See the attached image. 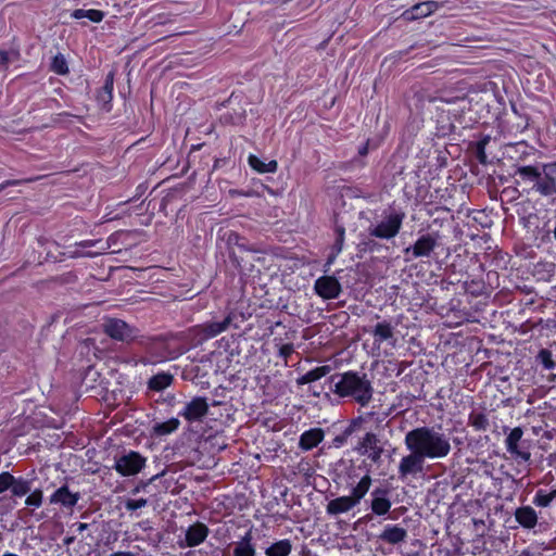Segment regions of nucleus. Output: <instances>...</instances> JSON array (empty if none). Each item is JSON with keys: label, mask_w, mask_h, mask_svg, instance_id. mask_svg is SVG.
<instances>
[{"label": "nucleus", "mask_w": 556, "mask_h": 556, "mask_svg": "<svg viewBox=\"0 0 556 556\" xmlns=\"http://www.w3.org/2000/svg\"><path fill=\"white\" fill-rule=\"evenodd\" d=\"M148 504V501L146 498H139V500H128L126 503H125V507L128 509V510H137V509H140L144 506H147Z\"/></svg>", "instance_id": "37"}, {"label": "nucleus", "mask_w": 556, "mask_h": 556, "mask_svg": "<svg viewBox=\"0 0 556 556\" xmlns=\"http://www.w3.org/2000/svg\"><path fill=\"white\" fill-rule=\"evenodd\" d=\"M232 194H237V195H242L243 193L239 192V191H236V190H232L230 191Z\"/></svg>", "instance_id": "46"}, {"label": "nucleus", "mask_w": 556, "mask_h": 556, "mask_svg": "<svg viewBox=\"0 0 556 556\" xmlns=\"http://www.w3.org/2000/svg\"><path fill=\"white\" fill-rule=\"evenodd\" d=\"M523 435V431L520 427H516L510 430L508 433L505 445L506 450L516 458H520L525 462H528L531 457L530 452L522 451L519 448V442L521 441Z\"/></svg>", "instance_id": "9"}, {"label": "nucleus", "mask_w": 556, "mask_h": 556, "mask_svg": "<svg viewBox=\"0 0 556 556\" xmlns=\"http://www.w3.org/2000/svg\"><path fill=\"white\" fill-rule=\"evenodd\" d=\"M42 491L41 490H34L25 500V504L27 506H31L35 508H38L42 504Z\"/></svg>", "instance_id": "34"}, {"label": "nucleus", "mask_w": 556, "mask_h": 556, "mask_svg": "<svg viewBox=\"0 0 556 556\" xmlns=\"http://www.w3.org/2000/svg\"><path fill=\"white\" fill-rule=\"evenodd\" d=\"M472 425L477 429H484L486 425V419L482 415H478L473 418Z\"/></svg>", "instance_id": "40"}, {"label": "nucleus", "mask_w": 556, "mask_h": 556, "mask_svg": "<svg viewBox=\"0 0 556 556\" xmlns=\"http://www.w3.org/2000/svg\"><path fill=\"white\" fill-rule=\"evenodd\" d=\"M534 187L542 195L556 194V162L542 166V177Z\"/></svg>", "instance_id": "6"}, {"label": "nucleus", "mask_w": 556, "mask_h": 556, "mask_svg": "<svg viewBox=\"0 0 556 556\" xmlns=\"http://www.w3.org/2000/svg\"><path fill=\"white\" fill-rule=\"evenodd\" d=\"M538 358L546 369H553L555 362L552 358V353L548 350H541Z\"/></svg>", "instance_id": "35"}, {"label": "nucleus", "mask_w": 556, "mask_h": 556, "mask_svg": "<svg viewBox=\"0 0 556 556\" xmlns=\"http://www.w3.org/2000/svg\"><path fill=\"white\" fill-rule=\"evenodd\" d=\"M315 291L323 299H336L341 292V285L332 276H323L315 281Z\"/></svg>", "instance_id": "7"}, {"label": "nucleus", "mask_w": 556, "mask_h": 556, "mask_svg": "<svg viewBox=\"0 0 556 556\" xmlns=\"http://www.w3.org/2000/svg\"><path fill=\"white\" fill-rule=\"evenodd\" d=\"M104 12L100 10L90 9L87 10L86 18L90 20L93 23H100L104 18Z\"/></svg>", "instance_id": "38"}, {"label": "nucleus", "mask_w": 556, "mask_h": 556, "mask_svg": "<svg viewBox=\"0 0 556 556\" xmlns=\"http://www.w3.org/2000/svg\"><path fill=\"white\" fill-rule=\"evenodd\" d=\"M13 483V476L10 472L0 473V494L9 490Z\"/></svg>", "instance_id": "36"}, {"label": "nucleus", "mask_w": 556, "mask_h": 556, "mask_svg": "<svg viewBox=\"0 0 556 556\" xmlns=\"http://www.w3.org/2000/svg\"><path fill=\"white\" fill-rule=\"evenodd\" d=\"M179 424L180 422L177 418H170L167 421L156 424L153 427V433L159 437L167 435V434L176 431L179 427Z\"/></svg>", "instance_id": "27"}, {"label": "nucleus", "mask_w": 556, "mask_h": 556, "mask_svg": "<svg viewBox=\"0 0 556 556\" xmlns=\"http://www.w3.org/2000/svg\"><path fill=\"white\" fill-rule=\"evenodd\" d=\"M516 520L525 528H533L538 522V515L530 506L518 508L515 513Z\"/></svg>", "instance_id": "21"}, {"label": "nucleus", "mask_w": 556, "mask_h": 556, "mask_svg": "<svg viewBox=\"0 0 556 556\" xmlns=\"http://www.w3.org/2000/svg\"><path fill=\"white\" fill-rule=\"evenodd\" d=\"M425 458L418 452H410L404 456L399 465V473L401 478L409 475H416L422 471Z\"/></svg>", "instance_id": "8"}, {"label": "nucleus", "mask_w": 556, "mask_h": 556, "mask_svg": "<svg viewBox=\"0 0 556 556\" xmlns=\"http://www.w3.org/2000/svg\"><path fill=\"white\" fill-rule=\"evenodd\" d=\"M371 510L378 516H383L389 513L391 508V501L388 498L386 490L377 489L372 492Z\"/></svg>", "instance_id": "17"}, {"label": "nucleus", "mask_w": 556, "mask_h": 556, "mask_svg": "<svg viewBox=\"0 0 556 556\" xmlns=\"http://www.w3.org/2000/svg\"><path fill=\"white\" fill-rule=\"evenodd\" d=\"M556 497V489L551 492L539 490L533 498V504L539 507H547Z\"/></svg>", "instance_id": "30"}, {"label": "nucleus", "mask_w": 556, "mask_h": 556, "mask_svg": "<svg viewBox=\"0 0 556 556\" xmlns=\"http://www.w3.org/2000/svg\"><path fill=\"white\" fill-rule=\"evenodd\" d=\"M9 62V54L8 52L0 50V64L4 65Z\"/></svg>", "instance_id": "44"}, {"label": "nucleus", "mask_w": 556, "mask_h": 556, "mask_svg": "<svg viewBox=\"0 0 556 556\" xmlns=\"http://www.w3.org/2000/svg\"><path fill=\"white\" fill-rule=\"evenodd\" d=\"M407 538L406 529L399 525H387L384 526L378 539L384 543L396 545L403 543Z\"/></svg>", "instance_id": "12"}, {"label": "nucleus", "mask_w": 556, "mask_h": 556, "mask_svg": "<svg viewBox=\"0 0 556 556\" xmlns=\"http://www.w3.org/2000/svg\"><path fill=\"white\" fill-rule=\"evenodd\" d=\"M328 366L316 367L296 379L298 384H306L319 380L329 372Z\"/></svg>", "instance_id": "25"}, {"label": "nucleus", "mask_w": 556, "mask_h": 556, "mask_svg": "<svg viewBox=\"0 0 556 556\" xmlns=\"http://www.w3.org/2000/svg\"><path fill=\"white\" fill-rule=\"evenodd\" d=\"M371 482L370 476L365 475L352 489L350 495L339 496L328 502L326 506L327 514L337 516L352 510L368 493Z\"/></svg>", "instance_id": "3"}, {"label": "nucleus", "mask_w": 556, "mask_h": 556, "mask_svg": "<svg viewBox=\"0 0 556 556\" xmlns=\"http://www.w3.org/2000/svg\"><path fill=\"white\" fill-rule=\"evenodd\" d=\"M252 540V532L248 531L241 540L235 544L233 556H255L256 549Z\"/></svg>", "instance_id": "20"}, {"label": "nucleus", "mask_w": 556, "mask_h": 556, "mask_svg": "<svg viewBox=\"0 0 556 556\" xmlns=\"http://www.w3.org/2000/svg\"><path fill=\"white\" fill-rule=\"evenodd\" d=\"M249 165L261 174L275 173L278 168V163L275 160H270L266 163L253 154L249 156Z\"/></svg>", "instance_id": "22"}, {"label": "nucleus", "mask_w": 556, "mask_h": 556, "mask_svg": "<svg viewBox=\"0 0 556 556\" xmlns=\"http://www.w3.org/2000/svg\"><path fill=\"white\" fill-rule=\"evenodd\" d=\"M313 394H314L315 396H319V395H320V393H319V392H317V390H314V391H313Z\"/></svg>", "instance_id": "47"}, {"label": "nucleus", "mask_w": 556, "mask_h": 556, "mask_svg": "<svg viewBox=\"0 0 556 556\" xmlns=\"http://www.w3.org/2000/svg\"><path fill=\"white\" fill-rule=\"evenodd\" d=\"M374 337L376 341L382 342L393 337V327L389 323H378L374 328Z\"/></svg>", "instance_id": "28"}, {"label": "nucleus", "mask_w": 556, "mask_h": 556, "mask_svg": "<svg viewBox=\"0 0 556 556\" xmlns=\"http://www.w3.org/2000/svg\"><path fill=\"white\" fill-rule=\"evenodd\" d=\"M146 464V459L137 452H129L115 462V470L122 476L137 475Z\"/></svg>", "instance_id": "5"}, {"label": "nucleus", "mask_w": 556, "mask_h": 556, "mask_svg": "<svg viewBox=\"0 0 556 556\" xmlns=\"http://www.w3.org/2000/svg\"><path fill=\"white\" fill-rule=\"evenodd\" d=\"M51 70L59 75H66L68 73L67 61L63 54H56L51 63Z\"/></svg>", "instance_id": "33"}, {"label": "nucleus", "mask_w": 556, "mask_h": 556, "mask_svg": "<svg viewBox=\"0 0 556 556\" xmlns=\"http://www.w3.org/2000/svg\"><path fill=\"white\" fill-rule=\"evenodd\" d=\"M331 391L340 397H350L362 406L372 399V386L366 375L346 371L331 377Z\"/></svg>", "instance_id": "2"}, {"label": "nucleus", "mask_w": 556, "mask_h": 556, "mask_svg": "<svg viewBox=\"0 0 556 556\" xmlns=\"http://www.w3.org/2000/svg\"><path fill=\"white\" fill-rule=\"evenodd\" d=\"M324 440V432L321 429L315 428L305 431L300 438V447L308 451L316 447Z\"/></svg>", "instance_id": "19"}, {"label": "nucleus", "mask_w": 556, "mask_h": 556, "mask_svg": "<svg viewBox=\"0 0 556 556\" xmlns=\"http://www.w3.org/2000/svg\"><path fill=\"white\" fill-rule=\"evenodd\" d=\"M104 90L108 92L109 97H111L112 90H113V75L110 74L106 78Z\"/></svg>", "instance_id": "42"}, {"label": "nucleus", "mask_w": 556, "mask_h": 556, "mask_svg": "<svg viewBox=\"0 0 556 556\" xmlns=\"http://www.w3.org/2000/svg\"><path fill=\"white\" fill-rule=\"evenodd\" d=\"M435 247L437 240L430 235H425L421 236L412 248H407L405 252L408 253L412 251L414 257L429 256Z\"/></svg>", "instance_id": "13"}, {"label": "nucleus", "mask_w": 556, "mask_h": 556, "mask_svg": "<svg viewBox=\"0 0 556 556\" xmlns=\"http://www.w3.org/2000/svg\"><path fill=\"white\" fill-rule=\"evenodd\" d=\"M207 410L208 404L206 399L194 397L186 404L181 416L185 417L188 421H199L207 414Z\"/></svg>", "instance_id": "10"}, {"label": "nucleus", "mask_w": 556, "mask_h": 556, "mask_svg": "<svg viewBox=\"0 0 556 556\" xmlns=\"http://www.w3.org/2000/svg\"><path fill=\"white\" fill-rule=\"evenodd\" d=\"M406 556H416V555H415V554H408V555H406Z\"/></svg>", "instance_id": "48"}, {"label": "nucleus", "mask_w": 556, "mask_h": 556, "mask_svg": "<svg viewBox=\"0 0 556 556\" xmlns=\"http://www.w3.org/2000/svg\"><path fill=\"white\" fill-rule=\"evenodd\" d=\"M173 376L169 374H157L149 380V388L155 391H162L170 386Z\"/></svg>", "instance_id": "26"}, {"label": "nucleus", "mask_w": 556, "mask_h": 556, "mask_svg": "<svg viewBox=\"0 0 556 556\" xmlns=\"http://www.w3.org/2000/svg\"><path fill=\"white\" fill-rule=\"evenodd\" d=\"M86 14H87V10L77 9V10H75V11L72 13V17H74V18H76V20H80V18L86 17Z\"/></svg>", "instance_id": "43"}, {"label": "nucleus", "mask_w": 556, "mask_h": 556, "mask_svg": "<svg viewBox=\"0 0 556 556\" xmlns=\"http://www.w3.org/2000/svg\"><path fill=\"white\" fill-rule=\"evenodd\" d=\"M437 1H425L415 4L410 10L405 11L404 15L407 20H416L427 17L439 9Z\"/></svg>", "instance_id": "18"}, {"label": "nucleus", "mask_w": 556, "mask_h": 556, "mask_svg": "<svg viewBox=\"0 0 556 556\" xmlns=\"http://www.w3.org/2000/svg\"><path fill=\"white\" fill-rule=\"evenodd\" d=\"M208 535V528L201 522L190 526L186 531V546L200 545Z\"/></svg>", "instance_id": "16"}, {"label": "nucleus", "mask_w": 556, "mask_h": 556, "mask_svg": "<svg viewBox=\"0 0 556 556\" xmlns=\"http://www.w3.org/2000/svg\"><path fill=\"white\" fill-rule=\"evenodd\" d=\"M403 219V213H391L376 225H371L368 232L375 238L392 239L400 232Z\"/></svg>", "instance_id": "4"}, {"label": "nucleus", "mask_w": 556, "mask_h": 556, "mask_svg": "<svg viewBox=\"0 0 556 556\" xmlns=\"http://www.w3.org/2000/svg\"><path fill=\"white\" fill-rule=\"evenodd\" d=\"M79 501V493H73L67 486L59 488L51 496V504H59L67 508L74 507Z\"/></svg>", "instance_id": "15"}, {"label": "nucleus", "mask_w": 556, "mask_h": 556, "mask_svg": "<svg viewBox=\"0 0 556 556\" xmlns=\"http://www.w3.org/2000/svg\"><path fill=\"white\" fill-rule=\"evenodd\" d=\"M100 241L99 240H84L74 245V249L68 250L67 255L72 258L77 257H93L96 254L91 252H85L83 250L96 247Z\"/></svg>", "instance_id": "23"}, {"label": "nucleus", "mask_w": 556, "mask_h": 556, "mask_svg": "<svg viewBox=\"0 0 556 556\" xmlns=\"http://www.w3.org/2000/svg\"><path fill=\"white\" fill-rule=\"evenodd\" d=\"M382 450L379 446H376V448H372L367 453V455L374 460L377 462L381 456Z\"/></svg>", "instance_id": "41"}, {"label": "nucleus", "mask_w": 556, "mask_h": 556, "mask_svg": "<svg viewBox=\"0 0 556 556\" xmlns=\"http://www.w3.org/2000/svg\"><path fill=\"white\" fill-rule=\"evenodd\" d=\"M292 551L290 540L285 539L273 543L265 549L266 556H289Z\"/></svg>", "instance_id": "24"}, {"label": "nucleus", "mask_w": 556, "mask_h": 556, "mask_svg": "<svg viewBox=\"0 0 556 556\" xmlns=\"http://www.w3.org/2000/svg\"><path fill=\"white\" fill-rule=\"evenodd\" d=\"M230 321L231 317L228 316L222 321H207L205 324L199 325L197 328L199 333L203 336V339H211L226 331L230 325Z\"/></svg>", "instance_id": "14"}, {"label": "nucleus", "mask_w": 556, "mask_h": 556, "mask_svg": "<svg viewBox=\"0 0 556 556\" xmlns=\"http://www.w3.org/2000/svg\"><path fill=\"white\" fill-rule=\"evenodd\" d=\"M516 175H519L525 180L535 181V184L542 177V173L534 166L518 167Z\"/></svg>", "instance_id": "29"}, {"label": "nucleus", "mask_w": 556, "mask_h": 556, "mask_svg": "<svg viewBox=\"0 0 556 556\" xmlns=\"http://www.w3.org/2000/svg\"><path fill=\"white\" fill-rule=\"evenodd\" d=\"M405 445L409 452H418L424 458H444L451 452L448 438L433 428L420 427L405 435Z\"/></svg>", "instance_id": "1"}, {"label": "nucleus", "mask_w": 556, "mask_h": 556, "mask_svg": "<svg viewBox=\"0 0 556 556\" xmlns=\"http://www.w3.org/2000/svg\"><path fill=\"white\" fill-rule=\"evenodd\" d=\"M338 238L334 244L336 255H338L343 249L344 241V229L342 227L337 229Z\"/></svg>", "instance_id": "39"}, {"label": "nucleus", "mask_w": 556, "mask_h": 556, "mask_svg": "<svg viewBox=\"0 0 556 556\" xmlns=\"http://www.w3.org/2000/svg\"><path fill=\"white\" fill-rule=\"evenodd\" d=\"M378 446V439L374 433H366L359 443L358 451L361 454H367L370 450Z\"/></svg>", "instance_id": "32"}, {"label": "nucleus", "mask_w": 556, "mask_h": 556, "mask_svg": "<svg viewBox=\"0 0 556 556\" xmlns=\"http://www.w3.org/2000/svg\"><path fill=\"white\" fill-rule=\"evenodd\" d=\"M554 233H555V238H556V226H555V230H554Z\"/></svg>", "instance_id": "49"}, {"label": "nucleus", "mask_w": 556, "mask_h": 556, "mask_svg": "<svg viewBox=\"0 0 556 556\" xmlns=\"http://www.w3.org/2000/svg\"><path fill=\"white\" fill-rule=\"evenodd\" d=\"M104 331L112 339L127 341L134 337L130 327L121 319H109L104 324Z\"/></svg>", "instance_id": "11"}, {"label": "nucleus", "mask_w": 556, "mask_h": 556, "mask_svg": "<svg viewBox=\"0 0 556 556\" xmlns=\"http://www.w3.org/2000/svg\"><path fill=\"white\" fill-rule=\"evenodd\" d=\"M9 490H11L12 494L15 496H24L30 491V484L22 478L16 479L13 477V483Z\"/></svg>", "instance_id": "31"}, {"label": "nucleus", "mask_w": 556, "mask_h": 556, "mask_svg": "<svg viewBox=\"0 0 556 556\" xmlns=\"http://www.w3.org/2000/svg\"><path fill=\"white\" fill-rule=\"evenodd\" d=\"M110 556H137V555L131 552H115V553H112Z\"/></svg>", "instance_id": "45"}]
</instances>
